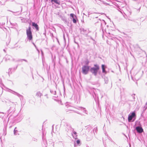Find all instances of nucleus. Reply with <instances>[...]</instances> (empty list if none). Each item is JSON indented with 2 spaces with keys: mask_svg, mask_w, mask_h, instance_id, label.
I'll return each mask as SVG.
<instances>
[{
  "mask_svg": "<svg viewBox=\"0 0 147 147\" xmlns=\"http://www.w3.org/2000/svg\"><path fill=\"white\" fill-rule=\"evenodd\" d=\"M72 135L74 138L76 139L77 138V133L75 131H73V133L72 134Z\"/></svg>",
  "mask_w": 147,
  "mask_h": 147,
  "instance_id": "423d86ee",
  "label": "nucleus"
},
{
  "mask_svg": "<svg viewBox=\"0 0 147 147\" xmlns=\"http://www.w3.org/2000/svg\"><path fill=\"white\" fill-rule=\"evenodd\" d=\"M12 93L13 94L16 95L17 96H20V94L16 92L13 91V92H12Z\"/></svg>",
  "mask_w": 147,
  "mask_h": 147,
  "instance_id": "ddd939ff",
  "label": "nucleus"
},
{
  "mask_svg": "<svg viewBox=\"0 0 147 147\" xmlns=\"http://www.w3.org/2000/svg\"><path fill=\"white\" fill-rule=\"evenodd\" d=\"M36 95L38 97H40L42 95V94L40 92H37Z\"/></svg>",
  "mask_w": 147,
  "mask_h": 147,
  "instance_id": "9b49d317",
  "label": "nucleus"
},
{
  "mask_svg": "<svg viewBox=\"0 0 147 147\" xmlns=\"http://www.w3.org/2000/svg\"><path fill=\"white\" fill-rule=\"evenodd\" d=\"M136 130L137 131L140 133H142L143 131L142 128L139 127H136Z\"/></svg>",
  "mask_w": 147,
  "mask_h": 147,
  "instance_id": "39448f33",
  "label": "nucleus"
},
{
  "mask_svg": "<svg viewBox=\"0 0 147 147\" xmlns=\"http://www.w3.org/2000/svg\"><path fill=\"white\" fill-rule=\"evenodd\" d=\"M76 143L78 144H79L80 143V141L79 140H78L76 141Z\"/></svg>",
  "mask_w": 147,
  "mask_h": 147,
  "instance_id": "dca6fc26",
  "label": "nucleus"
},
{
  "mask_svg": "<svg viewBox=\"0 0 147 147\" xmlns=\"http://www.w3.org/2000/svg\"><path fill=\"white\" fill-rule=\"evenodd\" d=\"M32 26H34L37 30H38V25L36 24L34 22H33L32 23Z\"/></svg>",
  "mask_w": 147,
  "mask_h": 147,
  "instance_id": "0eeeda50",
  "label": "nucleus"
},
{
  "mask_svg": "<svg viewBox=\"0 0 147 147\" xmlns=\"http://www.w3.org/2000/svg\"><path fill=\"white\" fill-rule=\"evenodd\" d=\"M146 104L147 105V102H146Z\"/></svg>",
  "mask_w": 147,
  "mask_h": 147,
  "instance_id": "a211bd4d",
  "label": "nucleus"
},
{
  "mask_svg": "<svg viewBox=\"0 0 147 147\" xmlns=\"http://www.w3.org/2000/svg\"><path fill=\"white\" fill-rule=\"evenodd\" d=\"M94 66V67H92L90 69V71L94 75L96 76L99 67L97 65H95Z\"/></svg>",
  "mask_w": 147,
  "mask_h": 147,
  "instance_id": "f257e3e1",
  "label": "nucleus"
},
{
  "mask_svg": "<svg viewBox=\"0 0 147 147\" xmlns=\"http://www.w3.org/2000/svg\"><path fill=\"white\" fill-rule=\"evenodd\" d=\"M26 31L27 38L29 40H32V36L30 26L26 29Z\"/></svg>",
  "mask_w": 147,
  "mask_h": 147,
  "instance_id": "f03ea898",
  "label": "nucleus"
},
{
  "mask_svg": "<svg viewBox=\"0 0 147 147\" xmlns=\"http://www.w3.org/2000/svg\"><path fill=\"white\" fill-rule=\"evenodd\" d=\"M136 116L135 113L134 112H132L131 114L129 115L128 117V121L129 122H130L132 119Z\"/></svg>",
  "mask_w": 147,
  "mask_h": 147,
  "instance_id": "20e7f679",
  "label": "nucleus"
},
{
  "mask_svg": "<svg viewBox=\"0 0 147 147\" xmlns=\"http://www.w3.org/2000/svg\"><path fill=\"white\" fill-rule=\"evenodd\" d=\"M16 127L14 129V134L15 135H16L17 134L16 133L17 132V131L16 130Z\"/></svg>",
  "mask_w": 147,
  "mask_h": 147,
  "instance_id": "4468645a",
  "label": "nucleus"
},
{
  "mask_svg": "<svg viewBox=\"0 0 147 147\" xmlns=\"http://www.w3.org/2000/svg\"><path fill=\"white\" fill-rule=\"evenodd\" d=\"M78 109L79 110H81L82 111L84 112L86 114V111L85 110V109L83 108H82V107H79V108Z\"/></svg>",
  "mask_w": 147,
  "mask_h": 147,
  "instance_id": "1a4fd4ad",
  "label": "nucleus"
},
{
  "mask_svg": "<svg viewBox=\"0 0 147 147\" xmlns=\"http://www.w3.org/2000/svg\"><path fill=\"white\" fill-rule=\"evenodd\" d=\"M73 22L74 23H76V20L75 19V18H74L73 19Z\"/></svg>",
  "mask_w": 147,
  "mask_h": 147,
  "instance_id": "2eb2a0df",
  "label": "nucleus"
},
{
  "mask_svg": "<svg viewBox=\"0 0 147 147\" xmlns=\"http://www.w3.org/2000/svg\"><path fill=\"white\" fill-rule=\"evenodd\" d=\"M70 16L73 19L74 18H75L74 17H76V16L74 15L73 13H71L70 14Z\"/></svg>",
  "mask_w": 147,
  "mask_h": 147,
  "instance_id": "f8f14e48",
  "label": "nucleus"
},
{
  "mask_svg": "<svg viewBox=\"0 0 147 147\" xmlns=\"http://www.w3.org/2000/svg\"><path fill=\"white\" fill-rule=\"evenodd\" d=\"M102 72L105 73V74H106V71L105 70V65H102Z\"/></svg>",
  "mask_w": 147,
  "mask_h": 147,
  "instance_id": "6e6552de",
  "label": "nucleus"
},
{
  "mask_svg": "<svg viewBox=\"0 0 147 147\" xmlns=\"http://www.w3.org/2000/svg\"><path fill=\"white\" fill-rule=\"evenodd\" d=\"M51 2H54L57 4H60L59 1H58V0H51Z\"/></svg>",
  "mask_w": 147,
  "mask_h": 147,
  "instance_id": "9d476101",
  "label": "nucleus"
},
{
  "mask_svg": "<svg viewBox=\"0 0 147 147\" xmlns=\"http://www.w3.org/2000/svg\"><path fill=\"white\" fill-rule=\"evenodd\" d=\"M82 73L84 74H87L89 70L90 67L87 65L83 66L82 68Z\"/></svg>",
  "mask_w": 147,
  "mask_h": 147,
  "instance_id": "7ed1b4c3",
  "label": "nucleus"
},
{
  "mask_svg": "<svg viewBox=\"0 0 147 147\" xmlns=\"http://www.w3.org/2000/svg\"><path fill=\"white\" fill-rule=\"evenodd\" d=\"M89 63V62L88 60L86 61L85 63L86 64H88Z\"/></svg>",
  "mask_w": 147,
  "mask_h": 147,
  "instance_id": "f3484780",
  "label": "nucleus"
}]
</instances>
